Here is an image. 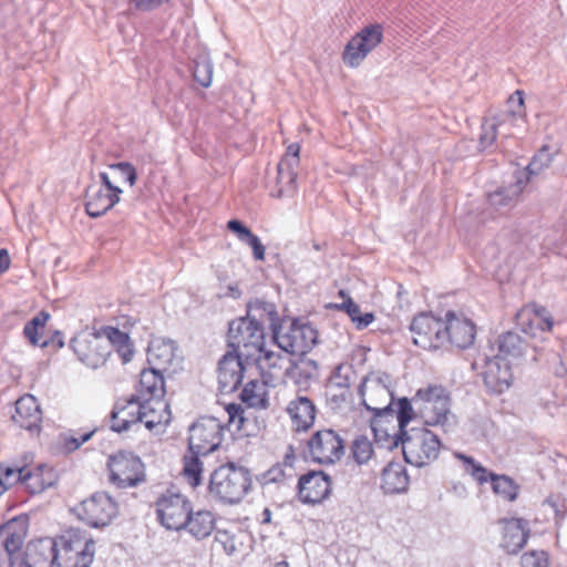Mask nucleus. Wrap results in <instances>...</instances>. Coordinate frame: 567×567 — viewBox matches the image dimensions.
<instances>
[{"instance_id": "24", "label": "nucleus", "mask_w": 567, "mask_h": 567, "mask_svg": "<svg viewBox=\"0 0 567 567\" xmlns=\"http://www.w3.org/2000/svg\"><path fill=\"white\" fill-rule=\"evenodd\" d=\"M141 400L135 395L123 405L117 403L111 413V430L121 433L141 423Z\"/></svg>"}, {"instance_id": "35", "label": "nucleus", "mask_w": 567, "mask_h": 567, "mask_svg": "<svg viewBox=\"0 0 567 567\" xmlns=\"http://www.w3.org/2000/svg\"><path fill=\"white\" fill-rule=\"evenodd\" d=\"M184 528L196 539L208 537L215 528V517L212 512L200 509L195 513L190 511Z\"/></svg>"}, {"instance_id": "40", "label": "nucleus", "mask_w": 567, "mask_h": 567, "mask_svg": "<svg viewBox=\"0 0 567 567\" xmlns=\"http://www.w3.org/2000/svg\"><path fill=\"white\" fill-rule=\"evenodd\" d=\"M362 405L373 413L372 417H391L394 419V410L392 409L393 392L391 391V399H381L377 394H371L369 391L359 392Z\"/></svg>"}, {"instance_id": "54", "label": "nucleus", "mask_w": 567, "mask_h": 567, "mask_svg": "<svg viewBox=\"0 0 567 567\" xmlns=\"http://www.w3.org/2000/svg\"><path fill=\"white\" fill-rule=\"evenodd\" d=\"M522 567H548V557L544 550H530L520 558Z\"/></svg>"}, {"instance_id": "53", "label": "nucleus", "mask_w": 567, "mask_h": 567, "mask_svg": "<svg viewBox=\"0 0 567 567\" xmlns=\"http://www.w3.org/2000/svg\"><path fill=\"white\" fill-rule=\"evenodd\" d=\"M293 476V473L287 472L286 468H284V465L280 463H277L272 467H270L266 473L262 474V484H271V483H282L287 478H291Z\"/></svg>"}, {"instance_id": "27", "label": "nucleus", "mask_w": 567, "mask_h": 567, "mask_svg": "<svg viewBox=\"0 0 567 567\" xmlns=\"http://www.w3.org/2000/svg\"><path fill=\"white\" fill-rule=\"evenodd\" d=\"M370 424L375 444L379 447L393 450L399 446V444L402 445V440L405 435L402 434L398 425L393 423V419L372 417Z\"/></svg>"}, {"instance_id": "21", "label": "nucleus", "mask_w": 567, "mask_h": 567, "mask_svg": "<svg viewBox=\"0 0 567 567\" xmlns=\"http://www.w3.org/2000/svg\"><path fill=\"white\" fill-rule=\"evenodd\" d=\"M58 566V557L53 538L45 537L28 544L21 567Z\"/></svg>"}, {"instance_id": "58", "label": "nucleus", "mask_w": 567, "mask_h": 567, "mask_svg": "<svg viewBox=\"0 0 567 567\" xmlns=\"http://www.w3.org/2000/svg\"><path fill=\"white\" fill-rule=\"evenodd\" d=\"M299 153L300 146L297 143H292L287 147L286 154L279 162V164L297 168L299 165Z\"/></svg>"}, {"instance_id": "36", "label": "nucleus", "mask_w": 567, "mask_h": 567, "mask_svg": "<svg viewBox=\"0 0 567 567\" xmlns=\"http://www.w3.org/2000/svg\"><path fill=\"white\" fill-rule=\"evenodd\" d=\"M246 318L251 321H257L261 327H264L265 323H268L272 332L274 328H278L280 326L276 306L272 302L265 300L257 299L249 302Z\"/></svg>"}, {"instance_id": "45", "label": "nucleus", "mask_w": 567, "mask_h": 567, "mask_svg": "<svg viewBox=\"0 0 567 567\" xmlns=\"http://www.w3.org/2000/svg\"><path fill=\"white\" fill-rule=\"evenodd\" d=\"M261 386L257 381H249L240 392V399L250 408H267L266 400L260 392Z\"/></svg>"}, {"instance_id": "63", "label": "nucleus", "mask_w": 567, "mask_h": 567, "mask_svg": "<svg viewBox=\"0 0 567 567\" xmlns=\"http://www.w3.org/2000/svg\"><path fill=\"white\" fill-rule=\"evenodd\" d=\"M99 177L101 181V187H103L107 192L116 193V195L121 196V194L123 193L122 188H120L111 181L110 175L107 173L101 172L99 174Z\"/></svg>"}, {"instance_id": "17", "label": "nucleus", "mask_w": 567, "mask_h": 567, "mask_svg": "<svg viewBox=\"0 0 567 567\" xmlns=\"http://www.w3.org/2000/svg\"><path fill=\"white\" fill-rule=\"evenodd\" d=\"M258 364L261 371L265 384L275 385L277 381L282 380L292 369V360L288 353L280 351L264 350L251 358Z\"/></svg>"}, {"instance_id": "8", "label": "nucleus", "mask_w": 567, "mask_h": 567, "mask_svg": "<svg viewBox=\"0 0 567 567\" xmlns=\"http://www.w3.org/2000/svg\"><path fill=\"white\" fill-rule=\"evenodd\" d=\"M110 482L120 488L135 487L145 482V466L131 452L120 451L109 457Z\"/></svg>"}, {"instance_id": "56", "label": "nucleus", "mask_w": 567, "mask_h": 567, "mask_svg": "<svg viewBox=\"0 0 567 567\" xmlns=\"http://www.w3.org/2000/svg\"><path fill=\"white\" fill-rule=\"evenodd\" d=\"M215 542L223 547L227 555H233L237 549L234 536L227 530L217 529L215 533Z\"/></svg>"}, {"instance_id": "37", "label": "nucleus", "mask_w": 567, "mask_h": 567, "mask_svg": "<svg viewBox=\"0 0 567 567\" xmlns=\"http://www.w3.org/2000/svg\"><path fill=\"white\" fill-rule=\"evenodd\" d=\"M297 192V172L296 168L278 163L276 188L270 195L276 198L291 197Z\"/></svg>"}, {"instance_id": "4", "label": "nucleus", "mask_w": 567, "mask_h": 567, "mask_svg": "<svg viewBox=\"0 0 567 567\" xmlns=\"http://www.w3.org/2000/svg\"><path fill=\"white\" fill-rule=\"evenodd\" d=\"M58 567H91L95 556V542L80 528H69L53 538Z\"/></svg>"}, {"instance_id": "51", "label": "nucleus", "mask_w": 567, "mask_h": 567, "mask_svg": "<svg viewBox=\"0 0 567 567\" xmlns=\"http://www.w3.org/2000/svg\"><path fill=\"white\" fill-rule=\"evenodd\" d=\"M93 434L94 430L82 433L79 436L72 433H63L60 435V440L62 442L63 449L70 453L80 449V446L87 442L93 436Z\"/></svg>"}, {"instance_id": "23", "label": "nucleus", "mask_w": 567, "mask_h": 567, "mask_svg": "<svg viewBox=\"0 0 567 567\" xmlns=\"http://www.w3.org/2000/svg\"><path fill=\"white\" fill-rule=\"evenodd\" d=\"M12 421L28 431L40 429L42 411L33 395L25 394L17 400L16 413L12 415Z\"/></svg>"}, {"instance_id": "62", "label": "nucleus", "mask_w": 567, "mask_h": 567, "mask_svg": "<svg viewBox=\"0 0 567 567\" xmlns=\"http://www.w3.org/2000/svg\"><path fill=\"white\" fill-rule=\"evenodd\" d=\"M228 414V421L230 423L238 422V429L241 426L244 422V409L240 404H229L226 409Z\"/></svg>"}, {"instance_id": "29", "label": "nucleus", "mask_w": 567, "mask_h": 567, "mask_svg": "<svg viewBox=\"0 0 567 567\" xmlns=\"http://www.w3.org/2000/svg\"><path fill=\"white\" fill-rule=\"evenodd\" d=\"M138 394L141 401L163 399L165 394V382L163 371L150 365V369H144L140 373Z\"/></svg>"}, {"instance_id": "43", "label": "nucleus", "mask_w": 567, "mask_h": 567, "mask_svg": "<svg viewBox=\"0 0 567 567\" xmlns=\"http://www.w3.org/2000/svg\"><path fill=\"white\" fill-rule=\"evenodd\" d=\"M194 80L203 87H209L213 81V63L207 56H199L193 64Z\"/></svg>"}, {"instance_id": "11", "label": "nucleus", "mask_w": 567, "mask_h": 567, "mask_svg": "<svg viewBox=\"0 0 567 567\" xmlns=\"http://www.w3.org/2000/svg\"><path fill=\"white\" fill-rule=\"evenodd\" d=\"M190 509L192 505L187 497L171 489L162 494L156 501L157 518L166 529H184Z\"/></svg>"}, {"instance_id": "2", "label": "nucleus", "mask_w": 567, "mask_h": 567, "mask_svg": "<svg viewBox=\"0 0 567 567\" xmlns=\"http://www.w3.org/2000/svg\"><path fill=\"white\" fill-rule=\"evenodd\" d=\"M252 486L248 468L233 462L215 468L209 477L208 495L224 505H235L250 492Z\"/></svg>"}, {"instance_id": "18", "label": "nucleus", "mask_w": 567, "mask_h": 567, "mask_svg": "<svg viewBox=\"0 0 567 567\" xmlns=\"http://www.w3.org/2000/svg\"><path fill=\"white\" fill-rule=\"evenodd\" d=\"M331 492L330 477L322 471H311L299 478L298 495L305 504H318Z\"/></svg>"}, {"instance_id": "13", "label": "nucleus", "mask_w": 567, "mask_h": 567, "mask_svg": "<svg viewBox=\"0 0 567 567\" xmlns=\"http://www.w3.org/2000/svg\"><path fill=\"white\" fill-rule=\"evenodd\" d=\"M79 518L99 528L107 526L117 515V503L105 492L94 493L75 508Z\"/></svg>"}, {"instance_id": "16", "label": "nucleus", "mask_w": 567, "mask_h": 567, "mask_svg": "<svg viewBox=\"0 0 567 567\" xmlns=\"http://www.w3.org/2000/svg\"><path fill=\"white\" fill-rule=\"evenodd\" d=\"M444 322L445 350L470 348L475 340V324L467 318L454 311H447Z\"/></svg>"}, {"instance_id": "3", "label": "nucleus", "mask_w": 567, "mask_h": 567, "mask_svg": "<svg viewBox=\"0 0 567 567\" xmlns=\"http://www.w3.org/2000/svg\"><path fill=\"white\" fill-rule=\"evenodd\" d=\"M417 408V415L426 426H439L444 432L456 425V416L451 411V396L442 385L432 384L419 389L412 399Z\"/></svg>"}, {"instance_id": "61", "label": "nucleus", "mask_w": 567, "mask_h": 567, "mask_svg": "<svg viewBox=\"0 0 567 567\" xmlns=\"http://www.w3.org/2000/svg\"><path fill=\"white\" fill-rule=\"evenodd\" d=\"M252 249V255L256 260L262 261L265 260V251L266 248L261 244L260 239L252 234L249 238H247L246 243Z\"/></svg>"}, {"instance_id": "5", "label": "nucleus", "mask_w": 567, "mask_h": 567, "mask_svg": "<svg viewBox=\"0 0 567 567\" xmlns=\"http://www.w3.org/2000/svg\"><path fill=\"white\" fill-rule=\"evenodd\" d=\"M227 344L230 349L229 351L245 357L246 361H248L264 350V327L246 317L235 319L229 322Z\"/></svg>"}, {"instance_id": "33", "label": "nucleus", "mask_w": 567, "mask_h": 567, "mask_svg": "<svg viewBox=\"0 0 567 567\" xmlns=\"http://www.w3.org/2000/svg\"><path fill=\"white\" fill-rule=\"evenodd\" d=\"M22 478V485L30 494H40L54 484L55 474L48 465L40 464L33 468L25 467Z\"/></svg>"}, {"instance_id": "12", "label": "nucleus", "mask_w": 567, "mask_h": 567, "mask_svg": "<svg viewBox=\"0 0 567 567\" xmlns=\"http://www.w3.org/2000/svg\"><path fill=\"white\" fill-rule=\"evenodd\" d=\"M224 431L225 426L217 417H200L189 427V450L203 454L216 451L223 442Z\"/></svg>"}, {"instance_id": "19", "label": "nucleus", "mask_w": 567, "mask_h": 567, "mask_svg": "<svg viewBox=\"0 0 567 567\" xmlns=\"http://www.w3.org/2000/svg\"><path fill=\"white\" fill-rule=\"evenodd\" d=\"M245 357L227 351L218 362V385L223 394L233 393L241 384Z\"/></svg>"}, {"instance_id": "30", "label": "nucleus", "mask_w": 567, "mask_h": 567, "mask_svg": "<svg viewBox=\"0 0 567 567\" xmlns=\"http://www.w3.org/2000/svg\"><path fill=\"white\" fill-rule=\"evenodd\" d=\"M287 412L296 431H307L315 423L317 410L309 398L297 396L288 404Z\"/></svg>"}, {"instance_id": "32", "label": "nucleus", "mask_w": 567, "mask_h": 567, "mask_svg": "<svg viewBox=\"0 0 567 567\" xmlns=\"http://www.w3.org/2000/svg\"><path fill=\"white\" fill-rule=\"evenodd\" d=\"M176 346L173 341L155 340L147 349V363L161 371H166L176 360Z\"/></svg>"}, {"instance_id": "59", "label": "nucleus", "mask_w": 567, "mask_h": 567, "mask_svg": "<svg viewBox=\"0 0 567 567\" xmlns=\"http://www.w3.org/2000/svg\"><path fill=\"white\" fill-rule=\"evenodd\" d=\"M227 228L234 233L241 243H246L247 238L252 235L251 230L238 219H230L227 223Z\"/></svg>"}, {"instance_id": "26", "label": "nucleus", "mask_w": 567, "mask_h": 567, "mask_svg": "<svg viewBox=\"0 0 567 567\" xmlns=\"http://www.w3.org/2000/svg\"><path fill=\"white\" fill-rule=\"evenodd\" d=\"M25 536V526L17 519L0 526V548L8 555L11 566L14 564V555L21 550L24 544Z\"/></svg>"}, {"instance_id": "49", "label": "nucleus", "mask_w": 567, "mask_h": 567, "mask_svg": "<svg viewBox=\"0 0 567 567\" xmlns=\"http://www.w3.org/2000/svg\"><path fill=\"white\" fill-rule=\"evenodd\" d=\"M109 168L116 173L117 176L115 177V181L118 182L120 179L128 183L130 186H134L137 181V173L135 167L128 163V162H118L114 164H110Z\"/></svg>"}, {"instance_id": "34", "label": "nucleus", "mask_w": 567, "mask_h": 567, "mask_svg": "<svg viewBox=\"0 0 567 567\" xmlns=\"http://www.w3.org/2000/svg\"><path fill=\"white\" fill-rule=\"evenodd\" d=\"M527 350V342L516 332L508 331L498 338V354L495 358L509 362L522 359Z\"/></svg>"}, {"instance_id": "7", "label": "nucleus", "mask_w": 567, "mask_h": 567, "mask_svg": "<svg viewBox=\"0 0 567 567\" xmlns=\"http://www.w3.org/2000/svg\"><path fill=\"white\" fill-rule=\"evenodd\" d=\"M272 338L288 354H305L318 342V331L309 323L293 319L288 327L274 328Z\"/></svg>"}, {"instance_id": "64", "label": "nucleus", "mask_w": 567, "mask_h": 567, "mask_svg": "<svg viewBox=\"0 0 567 567\" xmlns=\"http://www.w3.org/2000/svg\"><path fill=\"white\" fill-rule=\"evenodd\" d=\"M135 8L141 11H152L162 6L164 0H132Z\"/></svg>"}, {"instance_id": "55", "label": "nucleus", "mask_w": 567, "mask_h": 567, "mask_svg": "<svg viewBox=\"0 0 567 567\" xmlns=\"http://www.w3.org/2000/svg\"><path fill=\"white\" fill-rule=\"evenodd\" d=\"M349 370L350 369L344 365H338L330 379L331 386H336L341 390H348L350 386Z\"/></svg>"}, {"instance_id": "1", "label": "nucleus", "mask_w": 567, "mask_h": 567, "mask_svg": "<svg viewBox=\"0 0 567 567\" xmlns=\"http://www.w3.org/2000/svg\"><path fill=\"white\" fill-rule=\"evenodd\" d=\"M70 347L78 359L92 369L103 365L113 350L123 363L130 362L134 353L128 334L110 326L93 332L81 331L71 339Z\"/></svg>"}, {"instance_id": "14", "label": "nucleus", "mask_w": 567, "mask_h": 567, "mask_svg": "<svg viewBox=\"0 0 567 567\" xmlns=\"http://www.w3.org/2000/svg\"><path fill=\"white\" fill-rule=\"evenodd\" d=\"M383 38L382 27L371 24L358 32L344 48L343 62L351 68H357L365 56L381 43Z\"/></svg>"}, {"instance_id": "20", "label": "nucleus", "mask_w": 567, "mask_h": 567, "mask_svg": "<svg viewBox=\"0 0 567 567\" xmlns=\"http://www.w3.org/2000/svg\"><path fill=\"white\" fill-rule=\"evenodd\" d=\"M482 375L487 391L492 394L504 393L513 380L511 363L495 357L486 360Z\"/></svg>"}, {"instance_id": "42", "label": "nucleus", "mask_w": 567, "mask_h": 567, "mask_svg": "<svg viewBox=\"0 0 567 567\" xmlns=\"http://www.w3.org/2000/svg\"><path fill=\"white\" fill-rule=\"evenodd\" d=\"M489 480L494 493L501 495L507 501H514L517 497L518 486L506 475H496L489 473Z\"/></svg>"}, {"instance_id": "57", "label": "nucleus", "mask_w": 567, "mask_h": 567, "mask_svg": "<svg viewBox=\"0 0 567 567\" xmlns=\"http://www.w3.org/2000/svg\"><path fill=\"white\" fill-rule=\"evenodd\" d=\"M328 308L346 311L352 322L355 319V317H358L361 313L359 305H357L350 297H348V299L342 303H329Z\"/></svg>"}, {"instance_id": "10", "label": "nucleus", "mask_w": 567, "mask_h": 567, "mask_svg": "<svg viewBox=\"0 0 567 567\" xmlns=\"http://www.w3.org/2000/svg\"><path fill=\"white\" fill-rule=\"evenodd\" d=\"M511 104L517 102V110H507L504 112H499L485 121L482 124V133L480 136V147L481 150L491 148L498 134H503L504 136H509L511 133L508 131L499 132L501 128L506 125L514 126L515 122L518 118L524 116V97L522 91H516L508 100Z\"/></svg>"}, {"instance_id": "22", "label": "nucleus", "mask_w": 567, "mask_h": 567, "mask_svg": "<svg viewBox=\"0 0 567 567\" xmlns=\"http://www.w3.org/2000/svg\"><path fill=\"white\" fill-rule=\"evenodd\" d=\"M527 183L526 173L516 172L514 183L499 187L487 195L488 204L497 210L512 208L517 203L518 196Z\"/></svg>"}, {"instance_id": "15", "label": "nucleus", "mask_w": 567, "mask_h": 567, "mask_svg": "<svg viewBox=\"0 0 567 567\" xmlns=\"http://www.w3.org/2000/svg\"><path fill=\"white\" fill-rule=\"evenodd\" d=\"M309 452L315 462L332 464L344 454V442L333 430L317 431L308 441Z\"/></svg>"}, {"instance_id": "6", "label": "nucleus", "mask_w": 567, "mask_h": 567, "mask_svg": "<svg viewBox=\"0 0 567 567\" xmlns=\"http://www.w3.org/2000/svg\"><path fill=\"white\" fill-rule=\"evenodd\" d=\"M403 434L405 437L402 440V453L406 463L422 467L437 458L441 441L432 431L413 427Z\"/></svg>"}, {"instance_id": "48", "label": "nucleus", "mask_w": 567, "mask_h": 567, "mask_svg": "<svg viewBox=\"0 0 567 567\" xmlns=\"http://www.w3.org/2000/svg\"><path fill=\"white\" fill-rule=\"evenodd\" d=\"M458 458L464 462L465 471L480 484H484L489 478V473L485 467L477 463L473 457L458 454Z\"/></svg>"}, {"instance_id": "60", "label": "nucleus", "mask_w": 567, "mask_h": 567, "mask_svg": "<svg viewBox=\"0 0 567 567\" xmlns=\"http://www.w3.org/2000/svg\"><path fill=\"white\" fill-rule=\"evenodd\" d=\"M23 333H24L25 338L30 341V343L33 346H39L41 348L49 346V341L48 340L42 341L41 336H40V330L34 328L33 326L25 323V326L23 328Z\"/></svg>"}, {"instance_id": "39", "label": "nucleus", "mask_w": 567, "mask_h": 567, "mask_svg": "<svg viewBox=\"0 0 567 567\" xmlns=\"http://www.w3.org/2000/svg\"><path fill=\"white\" fill-rule=\"evenodd\" d=\"M369 391L381 399H391V378L388 373L377 372L367 375L359 386V392Z\"/></svg>"}, {"instance_id": "46", "label": "nucleus", "mask_w": 567, "mask_h": 567, "mask_svg": "<svg viewBox=\"0 0 567 567\" xmlns=\"http://www.w3.org/2000/svg\"><path fill=\"white\" fill-rule=\"evenodd\" d=\"M395 413V417L398 421V427L400 429L401 433L409 432V430H405L406 425L417 415V411L415 412L412 403L409 399L402 398L398 401V410Z\"/></svg>"}, {"instance_id": "41", "label": "nucleus", "mask_w": 567, "mask_h": 567, "mask_svg": "<svg viewBox=\"0 0 567 567\" xmlns=\"http://www.w3.org/2000/svg\"><path fill=\"white\" fill-rule=\"evenodd\" d=\"M203 453H197L188 449L183 457V475L192 487H196L202 483L203 462L200 456Z\"/></svg>"}, {"instance_id": "38", "label": "nucleus", "mask_w": 567, "mask_h": 567, "mask_svg": "<svg viewBox=\"0 0 567 567\" xmlns=\"http://www.w3.org/2000/svg\"><path fill=\"white\" fill-rule=\"evenodd\" d=\"M141 423L150 431L154 430L158 425H162L164 420L163 412L167 409V404L163 399H153L141 401Z\"/></svg>"}, {"instance_id": "44", "label": "nucleus", "mask_w": 567, "mask_h": 567, "mask_svg": "<svg viewBox=\"0 0 567 567\" xmlns=\"http://www.w3.org/2000/svg\"><path fill=\"white\" fill-rule=\"evenodd\" d=\"M351 455L358 464L367 463L373 455L371 441L364 435L357 436L351 444Z\"/></svg>"}, {"instance_id": "9", "label": "nucleus", "mask_w": 567, "mask_h": 567, "mask_svg": "<svg viewBox=\"0 0 567 567\" xmlns=\"http://www.w3.org/2000/svg\"><path fill=\"white\" fill-rule=\"evenodd\" d=\"M413 343L427 351L445 350L444 322L431 312H421L410 323Z\"/></svg>"}, {"instance_id": "31", "label": "nucleus", "mask_w": 567, "mask_h": 567, "mask_svg": "<svg viewBox=\"0 0 567 567\" xmlns=\"http://www.w3.org/2000/svg\"><path fill=\"white\" fill-rule=\"evenodd\" d=\"M410 483L405 467L401 463L390 462L382 471L381 488L385 494H400L408 491Z\"/></svg>"}, {"instance_id": "52", "label": "nucleus", "mask_w": 567, "mask_h": 567, "mask_svg": "<svg viewBox=\"0 0 567 567\" xmlns=\"http://www.w3.org/2000/svg\"><path fill=\"white\" fill-rule=\"evenodd\" d=\"M317 364L312 360L301 359L298 363L292 362L289 374L296 379H310L316 374Z\"/></svg>"}, {"instance_id": "50", "label": "nucleus", "mask_w": 567, "mask_h": 567, "mask_svg": "<svg viewBox=\"0 0 567 567\" xmlns=\"http://www.w3.org/2000/svg\"><path fill=\"white\" fill-rule=\"evenodd\" d=\"M24 470L25 467H11L0 464V478L4 484V488L8 489L10 486L18 483L22 485V476L24 475Z\"/></svg>"}, {"instance_id": "47", "label": "nucleus", "mask_w": 567, "mask_h": 567, "mask_svg": "<svg viewBox=\"0 0 567 567\" xmlns=\"http://www.w3.org/2000/svg\"><path fill=\"white\" fill-rule=\"evenodd\" d=\"M551 155L546 148L540 150L534 155L529 164L522 172L526 173L528 182L532 176L538 175L543 169L547 168L551 163Z\"/></svg>"}, {"instance_id": "28", "label": "nucleus", "mask_w": 567, "mask_h": 567, "mask_svg": "<svg viewBox=\"0 0 567 567\" xmlns=\"http://www.w3.org/2000/svg\"><path fill=\"white\" fill-rule=\"evenodd\" d=\"M529 536L528 522L523 518L504 520L502 546L508 554L518 553Z\"/></svg>"}, {"instance_id": "25", "label": "nucleus", "mask_w": 567, "mask_h": 567, "mask_svg": "<svg viewBox=\"0 0 567 567\" xmlns=\"http://www.w3.org/2000/svg\"><path fill=\"white\" fill-rule=\"evenodd\" d=\"M120 202L116 193L105 190L95 184L90 185L85 192V210L89 216L97 218L103 216Z\"/></svg>"}]
</instances>
